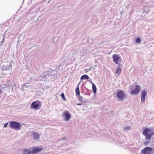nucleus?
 Wrapping results in <instances>:
<instances>
[{
    "label": "nucleus",
    "instance_id": "obj_1",
    "mask_svg": "<svg viewBox=\"0 0 154 154\" xmlns=\"http://www.w3.org/2000/svg\"><path fill=\"white\" fill-rule=\"evenodd\" d=\"M143 134L145 136L146 139L150 140L154 134V132L150 129L146 128L143 131Z\"/></svg>",
    "mask_w": 154,
    "mask_h": 154
},
{
    "label": "nucleus",
    "instance_id": "obj_2",
    "mask_svg": "<svg viewBox=\"0 0 154 154\" xmlns=\"http://www.w3.org/2000/svg\"><path fill=\"white\" fill-rule=\"evenodd\" d=\"M9 123V127L14 129L19 130L22 128L21 125L17 122L12 121L10 122Z\"/></svg>",
    "mask_w": 154,
    "mask_h": 154
},
{
    "label": "nucleus",
    "instance_id": "obj_3",
    "mask_svg": "<svg viewBox=\"0 0 154 154\" xmlns=\"http://www.w3.org/2000/svg\"><path fill=\"white\" fill-rule=\"evenodd\" d=\"M42 102L40 100H36L33 102L31 104L30 108L35 110H39L42 106Z\"/></svg>",
    "mask_w": 154,
    "mask_h": 154
},
{
    "label": "nucleus",
    "instance_id": "obj_4",
    "mask_svg": "<svg viewBox=\"0 0 154 154\" xmlns=\"http://www.w3.org/2000/svg\"><path fill=\"white\" fill-rule=\"evenodd\" d=\"M141 154H154V148L146 147L142 150Z\"/></svg>",
    "mask_w": 154,
    "mask_h": 154
},
{
    "label": "nucleus",
    "instance_id": "obj_5",
    "mask_svg": "<svg viewBox=\"0 0 154 154\" xmlns=\"http://www.w3.org/2000/svg\"><path fill=\"white\" fill-rule=\"evenodd\" d=\"M112 58L114 62L117 64L119 65L120 64V61H121V58L120 55L119 54H115L112 55Z\"/></svg>",
    "mask_w": 154,
    "mask_h": 154
},
{
    "label": "nucleus",
    "instance_id": "obj_6",
    "mask_svg": "<svg viewBox=\"0 0 154 154\" xmlns=\"http://www.w3.org/2000/svg\"><path fill=\"white\" fill-rule=\"evenodd\" d=\"M140 90V85H136L134 89L130 92V94L132 95L138 94Z\"/></svg>",
    "mask_w": 154,
    "mask_h": 154
},
{
    "label": "nucleus",
    "instance_id": "obj_7",
    "mask_svg": "<svg viewBox=\"0 0 154 154\" xmlns=\"http://www.w3.org/2000/svg\"><path fill=\"white\" fill-rule=\"evenodd\" d=\"M44 149L42 146H35L32 148L31 154H35L41 152Z\"/></svg>",
    "mask_w": 154,
    "mask_h": 154
},
{
    "label": "nucleus",
    "instance_id": "obj_8",
    "mask_svg": "<svg viewBox=\"0 0 154 154\" xmlns=\"http://www.w3.org/2000/svg\"><path fill=\"white\" fill-rule=\"evenodd\" d=\"M116 95L118 97L120 101L122 100L125 98V94L122 90H120L117 92L116 93Z\"/></svg>",
    "mask_w": 154,
    "mask_h": 154
},
{
    "label": "nucleus",
    "instance_id": "obj_9",
    "mask_svg": "<svg viewBox=\"0 0 154 154\" xmlns=\"http://www.w3.org/2000/svg\"><path fill=\"white\" fill-rule=\"evenodd\" d=\"M147 95V92L145 90L142 91L141 93V101L144 103L145 101L146 97Z\"/></svg>",
    "mask_w": 154,
    "mask_h": 154
},
{
    "label": "nucleus",
    "instance_id": "obj_10",
    "mask_svg": "<svg viewBox=\"0 0 154 154\" xmlns=\"http://www.w3.org/2000/svg\"><path fill=\"white\" fill-rule=\"evenodd\" d=\"M63 116L65 118V120L66 121H68L71 118V115L69 113V112L67 111H65L64 113H63Z\"/></svg>",
    "mask_w": 154,
    "mask_h": 154
},
{
    "label": "nucleus",
    "instance_id": "obj_11",
    "mask_svg": "<svg viewBox=\"0 0 154 154\" xmlns=\"http://www.w3.org/2000/svg\"><path fill=\"white\" fill-rule=\"evenodd\" d=\"M33 135L34 138L35 139H38L39 137V135L38 134L35 132H33Z\"/></svg>",
    "mask_w": 154,
    "mask_h": 154
},
{
    "label": "nucleus",
    "instance_id": "obj_12",
    "mask_svg": "<svg viewBox=\"0 0 154 154\" xmlns=\"http://www.w3.org/2000/svg\"><path fill=\"white\" fill-rule=\"evenodd\" d=\"M23 154H31V151L29 149H24L23 151Z\"/></svg>",
    "mask_w": 154,
    "mask_h": 154
},
{
    "label": "nucleus",
    "instance_id": "obj_13",
    "mask_svg": "<svg viewBox=\"0 0 154 154\" xmlns=\"http://www.w3.org/2000/svg\"><path fill=\"white\" fill-rule=\"evenodd\" d=\"M79 84L78 85H77V87L76 88L75 91L76 92V94L77 95H80V91L79 89Z\"/></svg>",
    "mask_w": 154,
    "mask_h": 154
},
{
    "label": "nucleus",
    "instance_id": "obj_14",
    "mask_svg": "<svg viewBox=\"0 0 154 154\" xmlns=\"http://www.w3.org/2000/svg\"><path fill=\"white\" fill-rule=\"evenodd\" d=\"M89 77L87 75H82L81 78V79H89Z\"/></svg>",
    "mask_w": 154,
    "mask_h": 154
},
{
    "label": "nucleus",
    "instance_id": "obj_15",
    "mask_svg": "<svg viewBox=\"0 0 154 154\" xmlns=\"http://www.w3.org/2000/svg\"><path fill=\"white\" fill-rule=\"evenodd\" d=\"M92 89L93 92L94 93H95L96 92V88L94 84H93L92 85Z\"/></svg>",
    "mask_w": 154,
    "mask_h": 154
},
{
    "label": "nucleus",
    "instance_id": "obj_16",
    "mask_svg": "<svg viewBox=\"0 0 154 154\" xmlns=\"http://www.w3.org/2000/svg\"><path fill=\"white\" fill-rule=\"evenodd\" d=\"M121 71V70L120 68L119 67H118L116 69V73L117 74H120Z\"/></svg>",
    "mask_w": 154,
    "mask_h": 154
},
{
    "label": "nucleus",
    "instance_id": "obj_17",
    "mask_svg": "<svg viewBox=\"0 0 154 154\" xmlns=\"http://www.w3.org/2000/svg\"><path fill=\"white\" fill-rule=\"evenodd\" d=\"M136 42L137 43L139 44L141 42V39L139 37H137L136 39Z\"/></svg>",
    "mask_w": 154,
    "mask_h": 154
},
{
    "label": "nucleus",
    "instance_id": "obj_18",
    "mask_svg": "<svg viewBox=\"0 0 154 154\" xmlns=\"http://www.w3.org/2000/svg\"><path fill=\"white\" fill-rule=\"evenodd\" d=\"M61 96L64 101H66V98L64 97V94L63 93L61 94Z\"/></svg>",
    "mask_w": 154,
    "mask_h": 154
},
{
    "label": "nucleus",
    "instance_id": "obj_19",
    "mask_svg": "<svg viewBox=\"0 0 154 154\" xmlns=\"http://www.w3.org/2000/svg\"><path fill=\"white\" fill-rule=\"evenodd\" d=\"M79 97H78V99L80 101H81L82 100V96H81L79 95Z\"/></svg>",
    "mask_w": 154,
    "mask_h": 154
},
{
    "label": "nucleus",
    "instance_id": "obj_20",
    "mask_svg": "<svg viewBox=\"0 0 154 154\" xmlns=\"http://www.w3.org/2000/svg\"><path fill=\"white\" fill-rule=\"evenodd\" d=\"M134 87V85H132L130 86L129 88L130 89V90H131L133 89V88Z\"/></svg>",
    "mask_w": 154,
    "mask_h": 154
},
{
    "label": "nucleus",
    "instance_id": "obj_21",
    "mask_svg": "<svg viewBox=\"0 0 154 154\" xmlns=\"http://www.w3.org/2000/svg\"><path fill=\"white\" fill-rule=\"evenodd\" d=\"M130 129V126H127L125 128V130H126L128 129Z\"/></svg>",
    "mask_w": 154,
    "mask_h": 154
},
{
    "label": "nucleus",
    "instance_id": "obj_22",
    "mask_svg": "<svg viewBox=\"0 0 154 154\" xmlns=\"http://www.w3.org/2000/svg\"><path fill=\"white\" fill-rule=\"evenodd\" d=\"M8 122L7 123H5V124L4 125V128H6L7 127V125H8Z\"/></svg>",
    "mask_w": 154,
    "mask_h": 154
},
{
    "label": "nucleus",
    "instance_id": "obj_23",
    "mask_svg": "<svg viewBox=\"0 0 154 154\" xmlns=\"http://www.w3.org/2000/svg\"><path fill=\"white\" fill-rule=\"evenodd\" d=\"M149 141H146L144 143V145L145 146H147L148 143H149Z\"/></svg>",
    "mask_w": 154,
    "mask_h": 154
},
{
    "label": "nucleus",
    "instance_id": "obj_24",
    "mask_svg": "<svg viewBox=\"0 0 154 154\" xmlns=\"http://www.w3.org/2000/svg\"><path fill=\"white\" fill-rule=\"evenodd\" d=\"M5 37H4L2 41L1 42V44H2L5 42Z\"/></svg>",
    "mask_w": 154,
    "mask_h": 154
},
{
    "label": "nucleus",
    "instance_id": "obj_25",
    "mask_svg": "<svg viewBox=\"0 0 154 154\" xmlns=\"http://www.w3.org/2000/svg\"><path fill=\"white\" fill-rule=\"evenodd\" d=\"M89 82L91 83V84H92V85H93V84H94L91 81V80L90 81H89Z\"/></svg>",
    "mask_w": 154,
    "mask_h": 154
},
{
    "label": "nucleus",
    "instance_id": "obj_26",
    "mask_svg": "<svg viewBox=\"0 0 154 154\" xmlns=\"http://www.w3.org/2000/svg\"><path fill=\"white\" fill-rule=\"evenodd\" d=\"M2 92V91L0 89V94Z\"/></svg>",
    "mask_w": 154,
    "mask_h": 154
}]
</instances>
